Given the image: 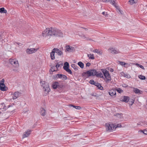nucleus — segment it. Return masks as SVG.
I'll list each match as a JSON object with an SVG mask.
<instances>
[{
	"label": "nucleus",
	"mask_w": 147,
	"mask_h": 147,
	"mask_svg": "<svg viewBox=\"0 0 147 147\" xmlns=\"http://www.w3.org/2000/svg\"><path fill=\"white\" fill-rule=\"evenodd\" d=\"M43 36L46 38L49 36L63 37V32L60 30L56 28H47L42 33Z\"/></svg>",
	"instance_id": "1"
},
{
	"label": "nucleus",
	"mask_w": 147,
	"mask_h": 147,
	"mask_svg": "<svg viewBox=\"0 0 147 147\" xmlns=\"http://www.w3.org/2000/svg\"><path fill=\"white\" fill-rule=\"evenodd\" d=\"M41 83L44 91L45 92L46 94H48L50 91L49 84L44 81L41 82Z\"/></svg>",
	"instance_id": "2"
},
{
	"label": "nucleus",
	"mask_w": 147,
	"mask_h": 147,
	"mask_svg": "<svg viewBox=\"0 0 147 147\" xmlns=\"http://www.w3.org/2000/svg\"><path fill=\"white\" fill-rule=\"evenodd\" d=\"M119 125H118L116 126V128L119 127L118 126ZM106 130L107 131L110 132L112 131L113 129L115 128V126H114V125L112 124H110L109 123H106ZM120 126H119V127Z\"/></svg>",
	"instance_id": "3"
},
{
	"label": "nucleus",
	"mask_w": 147,
	"mask_h": 147,
	"mask_svg": "<svg viewBox=\"0 0 147 147\" xmlns=\"http://www.w3.org/2000/svg\"><path fill=\"white\" fill-rule=\"evenodd\" d=\"M102 71L104 74V75L107 79L106 81V82H107L111 80L110 76L109 74V71L106 70L105 69H101Z\"/></svg>",
	"instance_id": "4"
},
{
	"label": "nucleus",
	"mask_w": 147,
	"mask_h": 147,
	"mask_svg": "<svg viewBox=\"0 0 147 147\" xmlns=\"http://www.w3.org/2000/svg\"><path fill=\"white\" fill-rule=\"evenodd\" d=\"M97 74V72L95 69H91L87 71L86 72L83 73L82 75H84V74H88V76H96Z\"/></svg>",
	"instance_id": "5"
},
{
	"label": "nucleus",
	"mask_w": 147,
	"mask_h": 147,
	"mask_svg": "<svg viewBox=\"0 0 147 147\" xmlns=\"http://www.w3.org/2000/svg\"><path fill=\"white\" fill-rule=\"evenodd\" d=\"M9 62L10 63L15 67L18 68L19 67V64L17 60L15 59H10Z\"/></svg>",
	"instance_id": "6"
},
{
	"label": "nucleus",
	"mask_w": 147,
	"mask_h": 147,
	"mask_svg": "<svg viewBox=\"0 0 147 147\" xmlns=\"http://www.w3.org/2000/svg\"><path fill=\"white\" fill-rule=\"evenodd\" d=\"M38 50V49H28L26 50V52L28 54H30L35 53Z\"/></svg>",
	"instance_id": "7"
},
{
	"label": "nucleus",
	"mask_w": 147,
	"mask_h": 147,
	"mask_svg": "<svg viewBox=\"0 0 147 147\" xmlns=\"http://www.w3.org/2000/svg\"><path fill=\"white\" fill-rule=\"evenodd\" d=\"M56 78H59L61 79L62 80H65L67 79V78L66 76L65 75L59 74L56 75Z\"/></svg>",
	"instance_id": "8"
},
{
	"label": "nucleus",
	"mask_w": 147,
	"mask_h": 147,
	"mask_svg": "<svg viewBox=\"0 0 147 147\" xmlns=\"http://www.w3.org/2000/svg\"><path fill=\"white\" fill-rule=\"evenodd\" d=\"M13 95L12 98L13 99H15L17 98L21 94V93L19 92H16L13 93Z\"/></svg>",
	"instance_id": "9"
},
{
	"label": "nucleus",
	"mask_w": 147,
	"mask_h": 147,
	"mask_svg": "<svg viewBox=\"0 0 147 147\" xmlns=\"http://www.w3.org/2000/svg\"><path fill=\"white\" fill-rule=\"evenodd\" d=\"M67 51L69 52H73L74 51L75 49L74 47L69 46H66Z\"/></svg>",
	"instance_id": "10"
},
{
	"label": "nucleus",
	"mask_w": 147,
	"mask_h": 147,
	"mask_svg": "<svg viewBox=\"0 0 147 147\" xmlns=\"http://www.w3.org/2000/svg\"><path fill=\"white\" fill-rule=\"evenodd\" d=\"M31 131L30 130H28L26 131L25 132L23 135V138H24L29 136L30 134Z\"/></svg>",
	"instance_id": "11"
},
{
	"label": "nucleus",
	"mask_w": 147,
	"mask_h": 147,
	"mask_svg": "<svg viewBox=\"0 0 147 147\" xmlns=\"http://www.w3.org/2000/svg\"><path fill=\"white\" fill-rule=\"evenodd\" d=\"M109 50L110 51V52L112 54H116L119 53V51L115 50V48H110Z\"/></svg>",
	"instance_id": "12"
},
{
	"label": "nucleus",
	"mask_w": 147,
	"mask_h": 147,
	"mask_svg": "<svg viewBox=\"0 0 147 147\" xmlns=\"http://www.w3.org/2000/svg\"><path fill=\"white\" fill-rule=\"evenodd\" d=\"M109 94L111 96H113L116 95V91L114 89H112L111 90H109Z\"/></svg>",
	"instance_id": "13"
},
{
	"label": "nucleus",
	"mask_w": 147,
	"mask_h": 147,
	"mask_svg": "<svg viewBox=\"0 0 147 147\" xmlns=\"http://www.w3.org/2000/svg\"><path fill=\"white\" fill-rule=\"evenodd\" d=\"M129 98L127 96H123L121 98V100L126 102H127L129 100Z\"/></svg>",
	"instance_id": "14"
},
{
	"label": "nucleus",
	"mask_w": 147,
	"mask_h": 147,
	"mask_svg": "<svg viewBox=\"0 0 147 147\" xmlns=\"http://www.w3.org/2000/svg\"><path fill=\"white\" fill-rule=\"evenodd\" d=\"M93 52L95 53H96L98 54L101 55L103 53V51L102 50H99L98 49H96L94 50Z\"/></svg>",
	"instance_id": "15"
},
{
	"label": "nucleus",
	"mask_w": 147,
	"mask_h": 147,
	"mask_svg": "<svg viewBox=\"0 0 147 147\" xmlns=\"http://www.w3.org/2000/svg\"><path fill=\"white\" fill-rule=\"evenodd\" d=\"M5 87V85L4 84H0V89L1 91H5L6 90Z\"/></svg>",
	"instance_id": "16"
},
{
	"label": "nucleus",
	"mask_w": 147,
	"mask_h": 147,
	"mask_svg": "<svg viewBox=\"0 0 147 147\" xmlns=\"http://www.w3.org/2000/svg\"><path fill=\"white\" fill-rule=\"evenodd\" d=\"M55 51L54 50V49H53L50 53V57L52 60H54L55 59Z\"/></svg>",
	"instance_id": "17"
},
{
	"label": "nucleus",
	"mask_w": 147,
	"mask_h": 147,
	"mask_svg": "<svg viewBox=\"0 0 147 147\" xmlns=\"http://www.w3.org/2000/svg\"><path fill=\"white\" fill-rule=\"evenodd\" d=\"M55 53H57L59 55H61L62 53L61 51L57 48H54Z\"/></svg>",
	"instance_id": "18"
},
{
	"label": "nucleus",
	"mask_w": 147,
	"mask_h": 147,
	"mask_svg": "<svg viewBox=\"0 0 147 147\" xmlns=\"http://www.w3.org/2000/svg\"><path fill=\"white\" fill-rule=\"evenodd\" d=\"M40 113L41 115L44 116L46 115V111L44 109L41 108L40 109Z\"/></svg>",
	"instance_id": "19"
},
{
	"label": "nucleus",
	"mask_w": 147,
	"mask_h": 147,
	"mask_svg": "<svg viewBox=\"0 0 147 147\" xmlns=\"http://www.w3.org/2000/svg\"><path fill=\"white\" fill-rule=\"evenodd\" d=\"M134 90L133 91L136 94H141V92H142V91L141 90H140L139 89L136 88H133Z\"/></svg>",
	"instance_id": "20"
},
{
	"label": "nucleus",
	"mask_w": 147,
	"mask_h": 147,
	"mask_svg": "<svg viewBox=\"0 0 147 147\" xmlns=\"http://www.w3.org/2000/svg\"><path fill=\"white\" fill-rule=\"evenodd\" d=\"M69 64L67 62H65L64 63V66L63 67L64 69L66 70V69L69 68Z\"/></svg>",
	"instance_id": "21"
},
{
	"label": "nucleus",
	"mask_w": 147,
	"mask_h": 147,
	"mask_svg": "<svg viewBox=\"0 0 147 147\" xmlns=\"http://www.w3.org/2000/svg\"><path fill=\"white\" fill-rule=\"evenodd\" d=\"M59 83L58 82H54L52 84V87L54 89H56L59 86Z\"/></svg>",
	"instance_id": "22"
},
{
	"label": "nucleus",
	"mask_w": 147,
	"mask_h": 147,
	"mask_svg": "<svg viewBox=\"0 0 147 147\" xmlns=\"http://www.w3.org/2000/svg\"><path fill=\"white\" fill-rule=\"evenodd\" d=\"M95 85L97 86L99 89L101 90H102L103 89V88L101 86V84L98 82H96Z\"/></svg>",
	"instance_id": "23"
},
{
	"label": "nucleus",
	"mask_w": 147,
	"mask_h": 147,
	"mask_svg": "<svg viewBox=\"0 0 147 147\" xmlns=\"http://www.w3.org/2000/svg\"><path fill=\"white\" fill-rule=\"evenodd\" d=\"M121 74L123 76L127 78H130V75L128 74H125L123 72H122L121 73Z\"/></svg>",
	"instance_id": "24"
},
{
	"label": "nucleus",
	"mask_w": 147,
	"mask_h": 147,
	"mask_svg": "<svg viewBox=\"0 0 147 147\" xmlns=\"http://www.w3.org/2000/svg\"><path fill=\"white\" fill-rule=\"evenodd\" d=\"M7 11L5 10L4 7H2L0 8V13H7Z\"/></svg>",
	"instance_id": "25"
},
{
	"label": "nucleus",
	"mask_w": 147,
	"mask_h": 147,
	"mask_svg": "<svg viewBox=\"0 0 147 147\" xmlns=\"http://www.w3.org/2000/svg\"><path fill=\"white\" fill-rule=\"evenodd\" d=\"M87 56L89 59H94V55L93 54H88Z\"/></svg>",
	"instance_id": "26"
},
{
	"label": "nucleus",
	"mask_w": 147,
	"mask_h": 147,
	"mask_svg": "<svg viewBox=\"0 0 147 147\" xmlns=\"http://www.w3.org/2000/svg\"><path fill=\"white\" fill-rule=\"evenodd\" d=\"M116 0H109V1L111 3L116 7H117L116 4L115 3Z\"/></svg>",
	"instance_id": "27"
},
{
	"label": "nucleus",
	"mask_w": 147,
	"mask_h": 147,
	"mask_svg": "<svg viewBox=\"0 0 147 147\" xmlns=\"http://www.w3.org/2000/svg\"><path fill=\"white\" fill-rule=\"evenodd\" d=\"M6 106H5V105L4 103H3L0 105V109H6Z\"/></svg>",
	"instance_id": "28"
},
{
	"label": "nucleus",
	"mask_w": 147,
	"mask_h": 147,
	"mask_svg": "<svg viewBox=\"0 0 147 147\" xmlns=\"http://www.w3.org/2000/svg\"><path fill=\"white\" fill-rule=\"evenodd\" d=\"M137 0H130L129 1V2L131 5H133L136 3L137 2Z\"/></svg>",
	"instance_id": "29"
},
{
	"label": "nucleus",
	"mask_w": 147,
	"mask_h": 147,
	"mask_svg": "<svg viewBox=\"0 0 147 147\" xmlns=\"http://www.w3.org/2000/svg\"><path fill=\"white\" fill-rule=\"evenodd\" d=\"M78 64L81 68H84V64L82 62L80 61L78 62Z\"/></svg>",
	"instance_id": "30"
},
{
	"label": "nucleus",
	"mask_w": 147,
	"mask_h": 147,
	"mask_svg": "<svg viewBox=\"0 0 147 147\" xmlns=\"http://www.w3.org/2000/svg\"><path fill=\"white\" fill-rule=\"evenodd\" d=\"M96 76L97 77H102L103 76V74L101 72L98 73L97 72V74Z\"/></svg>",
	"instance_id": "31"
},
{
	"label": "nucleus",
	"mask_w": 147,
	"mask_h": 147,
	"mask_svg": "<svg viewBox=\"0 0 147 147\" xmlns=\"http://www.w3.org/2000/svg\"><path fill=\"white\" fill-rule=\"evenodd\" d=\"M138 77L140 79L142 80H144L146 79L145 77L142 75H139Z\"/></svg>",
	"instance_id": "32"
},
{
	"label": "nucleus",
	"mask_w": 147,
	"mask_h": 147,
	"mask_svg": "<svg viewBox=\"0 0 147 147\" xmlns=\"http://www.w3.org/2000/svg\"><path fill=\"white\" fill-rule=\"evenodd\" d=\"M136 65L137 66H138L139 67H140L142 69H143L144 70H145V68H144V67L142 65H141L140 64H139L138 63H136Z\"/></svg>",
	"instance_id": "33"
},
{
	"label": "nucleus",
	"mask_w": 147,
	"mask_h": 147,
	"mask_svg": "<svg viewBox=\"0 0 147 147\" xmlns=\"http://www.w3.org/2000/svg\"><path fill=\"white\" fill-rule=\"evenodd\" d=\"M71 66L75 70H77L78 69L77 66L74 64H72Z\"/></svg>",
	"instance_id": "34"
},
{
	"label": "nucleus",
	"mask_w": 147,
	"mask_h": 147,
	"mask_svg": "<svg viewBox=\"0 0 147 147\" xmlns=\"http://www.w3.org/2000/svg\"><path fill=\"white\" fill-rule=\"evenodd\" d=\"M119 63L121 65L124 66L125 65H127V64L126 63L124 62H122V61H119Z\"/></svg>",
	"instance_id": "35"
},
{
	"label": "nucleus",
	"mask_w": 147,
	"mask_h": 147,
	"mask_svg": "<svg viewBox=\"0 0 147 147\" xmlns=\"http://www.w3.org/2000/svg\"><path fill=\"white\" fill-rule=\"evenodd\" d=\"M70 106L73 107H74L75 109H81V108L80 106H74L73 105H70Z\"/></svg>",
	"instance_id": "36"
},
{
	"label": "nucleus",
	"mask_w": 147,
	"mask_h": 147,
	"mask_svg": "<svg viewBox=\"0 0 147 147\" xmlns=\"http://www.w3.org/2000/svg\"><path fill=\"white\" fill-rule=\"evenodd\" d=\"M116 116L118 118H121L122 117V114H117Z\"/></svg>",
	"instance_id": "37"
},
{
	"label": "nucleus",
	"mask_w": 147,
	"mask_h": 147,
	"mask_svg": "<svg viewBox=\"0 0 147 147\" xmlns=\"http://www.w3.org/2000/svg\"><path fill=\"white\" fill-rule=\"evenodd\" d=\"M89 83L95 85L96 82H95L94 81L92 80L90 81Z\"/></svg>",
	"instance_id": "38"
},
{
	"label": "nucleus",
	"mask_w": 147,
	"mask_h": 147,
	"mask_svg": "<svg viewBox=\"0 0 147 147\" xmlns=\"http://www.w3.org/2000/svg\"><path fill=\"white\" fill-rule=\"evenodd\" d=\"M65 71L71 74H72V72L71 70L69 68L66 69Z\"/></svg>",
	"instance_id": "39"
},
{
	"label": "nucleus",
	"mask_w": 147,
	"mask_h": 147,
	"mask_svg": "<svg viewBox=\"0 0 147 147\" xmlns=\"http://www.w3.org/2000/svg\"><path fill=\"white\" fill-rule=\"evenodd\" d=\"M13 43L14 44H15V43H16L17 45H18V46H21L22 45V44L21 43H20L18 42H13Z\"/></svg>",
	"instance_id": "40"
},
{
	"label": "nucleus",
	"mask_w": 147,
	"mask_h": 147,
	"mask_svg": "<svg viewBox=\"0 0 147 147\" xmlns=\"http://www.w3.org/2000/svg\"><path fill=\"white\" fill-rule=\"evenodd\" d=\"M134 100L132 99L131 100V101H129V105H132L133 103H134Z\"/></svg>",
	"instance_id": "41"
},
{
	"label": "nucleus",
	"mask_w": 147,
	"mask_h": 147,
	"mask_svg": "<svg viewBox=\"0 0 147 147\" xmlns=\"http://www.w3.org/2000/svg\"><path fill=\"white\" fill-rule=\"evenodd\" d=\"M56 68V67L55 66H53L52 67H51V71L52 72H53V71H56L55 69Z\"/></svg>",
	"instance_id": "42"
},
{
	"label": "nucleus",
	"mask_w": 147,
	"mask_h": 147,
	"mask_svg": "<svg viewBox=\"0 0 147 147\" xmlns=\"http://www.w3.org/2000/svg\"><path fill=\"white\" fill-rule=\"evenodd\" d=\"M102 14L104 15L106 17L108 16V14L107 13V12H105V11L103 12L102 13Z\"/></svg>",
	"instance_id": "43"
},
{
	"label": "nucleus",
	"mask_w": 147,
	"mask_h": 147,
	"mask_svg": "<svg viewBox=\"0 0 147 147\" xmlns=\"http://www.w3.org/2000/svg\"><path fill=\"white\" fill-rule=\"evenodd\" d=\"M117 91L119 93L122 92L123 91L120 88H118L117 90Z\"/></svg>",
	"instance_id": "44"
},
{
	"label": "nucleus",
	"mask_w": 147,
	"mask_h": 147,
	"mask_svg": "<svg viewBox=\"0 0 147 147\" xmlns=\"http://www.w3.org/2000/svg\"><path fill=\"white\" fill-rule=\"evenodd\" d=\"M55 66L57 69H58V68L60 66V64H59V63H57Z\"/></svg>",
	"instance_id": "45"
},
{
	"label": "nucleus",
	"mask_w": 147,
	"mask_h": 147,
	"mask_svg": "<svg viewBox=\"0 0 147 147\" xmlns=\"http://www.w3.org/2000/svg\"><path fill=\"white\" fill-rule=\"evenodd\" d=\"M142 132L144 134L147 135V129L144 130Z\"/></svg>",
	"instance_id": "46"
},
{
	"label": "nucleus",
	"mask_w": 147,
	"mask_h": 147,
	"mask_svg": "<svg viewBox=\"0 0 147 147\" xmlns=\"http://www.w3.org/2000/svg\"><path fill=\"white\" fill-rule=\"evenodd\" d=\"M4 79H3L1 80L0 82V84H4Z\"/></svg>",
	"instance_id": "47"
},
{
	"label": "nucleus",
	"mask_w": 147,
	"mask_h": 147,
	"mask_svg": "<svg viewBox=\"0 0 147 147\" xmlns=\"http://www.w3.org/2000/svg\"><path fill=\"white\" fill-rule=\"evenodd\" d=\"M91 64L89 62H88L86 64V66L89 67L90 65Z\"/></svg>",
	"instance_id": "48"
},
{
	"label": "nucleus",
	"mask_w": 147,
	"mask_h": 147,
	"mask_svg": "<svg viewBox=\"0 0 147 147\" xmlns=\"http://www.w3.org/2000/svg\"><path fill=\"white\" fill-rule=\"evenodd\" d=\"M143 125L145 127H146L147 126V123L145 122L144 124H143Z\"/></svg>",
	"instance_id": "49"
},
{
	"label": "nucleus",
	"mask_w": 147,
	"mask_h": 147,
	"mask_svg": "<svg viewBox=\"0 0 147 147\" xmlns=\"http://www.w3.org/2000/svg\"><path fill=\"white\" fill-rule=\"evenodd\" d=\"M102 1L105 2H109V0H102Z\"/></svg>",
	"instance_id": "50"
},
{
	"label": "nucleus",
	"mask_w": 147,
	"mask_h": 147,
	"mask_svg": "<svg viewBox=\"0 0 147 147\" xmlns=\"http://www.w3.org/2000/svg\"><path fill=\"white\" fill-rule=\"evenodd\" d=\"M13 71L15 72H18V69H13Z\"/></svg>",
	"instance_id": "51"
},
{
	"label": "nucleus",
	"mask_w": 147,
	"mask_h": 147,
	"mask_svg": "<svg viewBox=\"0 0 147 147\" xmlns=\"http://www.w3.org/2000/svg\"><path fill=\"white\" fill-rule=\"evenodd\" d=\"M110 71L111 72H113V69L111 68L109 69Z\"/></svg>",
	"instance_id": "52"
},
{
	"label": "nucleus",
	"mask_w": 147,
	"mask_h": 147,
	"mask_svg": "<svg viewBox=\"0 0 147 147\" xmlns=\"http://www.w3.org/2000/svg\"><path fill=\"white\" fill-rule=\"evenodd\" d=\"M119 11L120 13L121 14H122V12H123V11H121V10H119Z\"/></svg>",
	"instance_id": "53"
},
{
	"label": "nucleus",
	"mask_w": 147,
	"mask_h": 147,
	"mask_svg": "<svg viewBox=\"0 0 147 147\" xmlns=\"http://www.w3.org/2000/svg\"><path fill=\"white\" fill-rule=\"evenodd\" d=\"M82 37L83 38H86V37H85V36L84 35H83V36H82Z\"/></svg>",
	"instance_id": "54"
},
{
	"label": "nucleus",
	"mask_w": 147,
	"mask_h": 147,
	"mask_svg": "<svg viewBox=\"0 0 147 147\" xmlns=\"http://www.w3.org/2000/svg\"><path fill=\"white\" fill-rule=\"evenodd\" d=\"M91 95L92 96H95V95H94V94H91Z\"/></svg>",
	"instance_id": "55"
},
{
	"label": "nucleus",
	"mask_w": 147,
	"mask_h": 147,
	"mask_svg": "<svg viewBox=\"0 0 147 147\" xmlns=\"http://www.w3.org/2000/svg\"><path fill=\"white\" fill-rule=\"evenodd\" d=\"M123 86L124 87H126V85L124 84V86Z\"/></svg>",
	"instance_id": "56"
},
{
	"label": "nucleus",
	"mask_w": 147,
	"mask_h": 147,
	"mask_svg": "<svg viewBox=\"0 0 147 147\" xmlns=\"http://www.w3.org/2000/svg\"><path fill=\"white\" fill-rule=\"evenodd\" d=\"M1 39V34H0V39Z\"/></svg>",
	"instance_id": "57"
},
{
	"label": "nucleus",
	"mask_w": 147,
	"mask_h": 147,
	"mask_svg": "<svg viewBox=\"0 0 147 147\" xmlns=\"http://www.w3.org/2000/svg\"><path fill=\"white\" fill-rule=\"evenodd\" d=\"M28 111V109H27V111H25V112H25V113H26V111Z\"/></svg>",
	"instance_id": "58"
},
{
	"label": "nucleus",
	"mask_w": 147,
	"mask_h": 147,
	"mask_svg": "<svg viewBox=\"0 0 147 147\" xmlns=\"http://www.w3.org/2000/svg\"><path fill=\"white\" fill-rule=\"evenodd\" d=\"M87 29L86 28H85V30H87Z\"/></svg>",
	"instance_id": "59"
},
{
	"label": "nucleus",
	"mask_w": 147,
	"mask_h": 147,
	"mask_svg": "<svg viewBox=\"0 0 147 147\" xmlns=\"http://www.w3.org/2000/svg\"><path fill=\"white\" fill-rule=\"evenodd\" d=\"M47 1H50V0H47Z\"/></svg>",
	"instance_id": "60"
},
{
	"label": "nucleus",
	"mask_w": 147,
	"mask_h": 147,
	"mask_svg": "<svg viewBox=\"0 0 147 147\" xmlns=\"http://www.w3.org/2000/svg\"><path fill=\"white\" fill-rule=\"evenodd\" d=\"M146 63H147V62H146Z\"/></svg>",
	"instance_id": "61"
},
{
	"label": "nucleus",
	"mask_w": 147,
	"mask_h": 147,
	"mask_svg": "<svg viewBox=\"0 0 147 147\" xmlns=\"http://www.w3.org/2000/svg\"><path fill=\"white\" fill-rule=\"evenodd\" d=\"M146 109H147V108H146Z\"/></svg>",
	"instance_id": "62"
}]
</instances>
